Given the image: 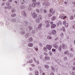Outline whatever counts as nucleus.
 I'll return each instance as SVG.
<instances>
[{"instance_id": "obj_44", "label": "nucleus", "mask_w": 75, "mask_h": 75, "mask_svg": "<svg viewBox=\"0 0 75 75\" xmlns=\"http://www.w3.org/2000/svg\"><path fill=\"white\" fill-rule=\"evenodd\" d=\"M32 33L34 34H35V30H33L32 31Z\"/></svg>"}, {"instance_id": "obj_16", "label": "nucleus", "mask_w": 75, "mask_h": 75, "mask_svg": "<svg viewBox=\"0 0 75 75\" xmlns=\"http://www.w3.org/2000/svg\"><path fill=\"white\" fill-rule=\"evenodd\" d=\"M30 36V34L29 33H27L25 35V38H28Z\"/></svg>"}, {"instance_id": "obj_27", "label": "nucleus", "mask_w": 75, "mask_h": 75, "mask_svg": "<svg viewBox=\"0 0 75 75\" xmlns=\"http://www.w3.org/2000/svg\"><path fill=\"white\" fill-rule=\"evenodd\" d=\"M45 22L46 23V24H49V23H50V21L45 20Z\"/></svg>"}, {"instance_id": "obj_46", "label": "nucleus", "mask_w": 75, "mask_h": 75, "mask_svg": "<svg viewBox=\"0 0 75 75\" xmlns=\"http://www.w3.org/2000/svg\"><path fill=\"white\" fill-rule=\"evenodd\" d=\"M28 9L29 10H32V8H31V7L30 6H29V7H28Z\"/></svg>"}, {"instance_id": "obj_35", "label": "nucleus", "mask_w": 75, "mask_h": 75, "mask_svg": "<svg viewBox=\"0 0 75 75\" xmlns=\"http://www.w3.org/2000/svg\"><path fill=\"white\" fill-rule=\"evenodd\" d=\"M33 38H30L29 39V42H32V41H33Z\"/></svg>"}, {"instance_id": "obj_23", "label": "nucleus", "mask_w": 75, "mask_h": 75, "mask_svg": "<svg viewBox=\"0 0 75 75\" xmlns=\"http://www.w3.org/2000/svg\"><path fill=\"white\" fill-rule=\"evenodd\" d=\"M16 14L15 13L12 14L11 15V17H16Z\"/></svg>"}, {"instance_id": "obj_55", "label": "nucleus", "mask_w": 75, "mask_h": 75, "mask_svg": "<svg viewBox=\"0 0 75 75\" xmlns=\"http://www.w3.org/2000/svg\"><path fill=\"white\" fill-rule=\"evenodd\" d=\"M73 71H75V67H73Z\"/></svg>"}, {"instance_id": "obj_5", "label": "nucleus", "mask_w": 75, "mask_h": 75, "mask_svg": "<svg viewBox=\"0 0 75 75\" xmlns=\"http://www.w3.org/2000/svg\"><path fill=\"white\" fill-rule=\"evenodd\" d=\"M47 48L49 50H51V49L52 48V46L51 45H47L46 46Z\"/></svg>"}, {"instance_id": "obj_54", "label": "nucleus", "mask_w": 75, "mask_h": 75, "mask_svg": "<svg viewBox=\"0 0 75 75\" xmlns=\"http://www.w3.org/2000/svg\"><path fill=\"white\" fill-rule=\"evenodd\" d=\"M50 75H54V74L53 73V72H51L50 74Z\"/></svg>"}, {"instance_id": "obj_7", "label": "nucleus", "mask_w": 75, "mask_h": 75, "mask_svg": "<svg viewBox=\"0 0 75 75\" xmlns=\"http://www.w3.org/2000/svg\"><path fill=\"white\" fill-rule=\"evenodd\" d=\"M4 8L6 10L7 9V8H8V9H11V6L10 5L7 6V7L5 6L4 7Z\"/></svg>"}, {"instance_id": "obj_50", "label": "nucleus", "mask_w": 75, "mask_h": 75, "mask_svg": "<svg viewBox=\"0 0 75 75\" xmlns=\"http://www.w3.org/2000/svg\"><path fill=\"white\" fill-rule=\"evenodd\" d=\"M55 50H56V49H53L52 50V52H55Z\"/></svg>"}, {"instance_id": "obj_32", "label": "nucleus", "mask_w": 75, "mask_h": 75, "mask_svg": "<svg viewBox=\"0 0 75 75\" xmlns=\"http://www.w3.org/2000/svg\"><path fill=\"white\" fill-rule=\"evenodd\" d=\"M28 28L29 29V30H31L33 29V28H32L31 26H29L28 27Z\"/></svg>"}, {"instance_id": "obj_42", "label": "nucleus", "mask_w": 75, "mask_h": 75, "mask_svg": "<svg viewBox=\"0 0 75 75\" xmlns=\"http://www.w3.org/2000/svg\"><path fill=\"white\" fill-rule=\"evenodd\" d=\"M67 57H65L64 58V61H67Z\"/></svg>"}, {"instance_id": "obj_47", "label": "nucleus", "mask_w": 75, "mask_h": 75, "mask_svg": "<svg viewBox=\"0 0 75 75\" xmlns=\"http://www.w3.org/2000/svg\"><path fill=\"white\" fill-rule=\"evenodd\" d=\"M43 49L45 51H47V49L46 47H44Z\"/></svg>"}, {"instance_id": "obj_48", "label": "nucleus", "mask_w": 75, "mask_h": 75, "mask_svg": "<svg viewBox=\"0 0 75 75\" xmlns=\"http://www.w3.org/2000/svg\"><path fill=\"white\" fill-rule=\"evenodd\" d=\"M50 26V25L49 24H47L46 25V27H49V26Z\"/></svg>"}, {"instance_id": "obj_49", "label": "nucleus", "mask_w": 75, "mask_h": 75, "mask_svg": "<svg viewBox=\"0 0 75 75\" xmlns=\"http://www.w3.org/2000/svg\"><path fill=\"white\" fill-rule=\"evenodd\" d=\"M52 16V14H48V17H51Z\"/></svg>"}, {"instance_id": "obj_4", "label": "nucleus", "mask_w": 75, "mask_h": 75, "mask_svg": "<svg viewBox=\"0 0 75 75\" xmlns=\"http://www.w3.org/2000/svg\"><path fill=\"white\" fill-rule=\"evenodd\" d=\"M62 47L63 49H64V50H65V49L67 48V45L65 44H63L62 45Z\"/></svg>"}, {"instance_id": "obj_63", "label": "nucleus", "mask_w": 75, "mask_h": 75, "mask_svg": "<svg viewBox=\"0 0 75 75\" xmlns=\"http://www.w3.org/2000/svg\"><path fill=\"white\" fill-rule=\"evenodd\" d=\"M8 1L10 2H12L13 1V0H8Z\"/></svg>"}, {"instance_id": "obj_31", "label": "nucleus", "mask_w": 75, "mask_h": 75, "mask_svg": "<svg viewBox=\"0 0 75 75\" xmlns=\"http://www.w3.org/2000/svg\"><path fill=\"white\" fill-rule=\"evenodd\" d=\"M21 34H22V35H23V34H25V31H21Z\"/></svg>"}, {"instance_id": "obj_22", "label": "nucleus", "mask_w": 75, "mask_h": 75, "mask_svg": "<svg viewBox=\"0 0 75 75\" xmlns=\"http://www.w3.org/2000/svg\"><path fill=\"white\" fill-rule=\"evenodd\" d=\"M36 21L37 23H40V20L39 18H37L36 19Z\"/></svg>"}, {"instance_id": "obj_21", "label": "nucleus", "mask_w": 75, "mask_h": 75, "mask_svg": "<svg viewBox=\"0 0 75 75\" xmlns=\"http://www.w3.org/2000/svg\"><path fill=\"white\" fill-rule=\"evenodd\" d=\"M68 52H69V51L68 50H66L64 52V54L65 55H67V54Z\"/></svg>"}, {"instance_id": "obj_33", "label": "nucleus", "mask_w": 75, "mask_h": 75, "mask_svg": "<svg viewBox=\"0 0 75 75\" xmlns=\"http://www.w3.org/2000/svg\"><path fill=\"white\" fill-rule=\"evenodd\" d=\"M41 26H42V24H40L38 26V28H41Z\"/></svg>"}, {"instance_id": "obj_20", "label": "nucleus", "mask_w": 75, "mask_h": 75, "mask_svg": "<svg viewBox=\"0 0 75 75\" xmlns=\"http://www.w3.org/2000/svg\"><path fill=\"white\" fill-rule=\"evenodd\" d=\"M61 30L63 31L64 32H66V30H65V28L64 27H62V28H61Z\"/></svg>"}, {"instance_id": "obj_8", "label": "nucleus", "mask_w": 75, "mask_h": 75, "mask_svg": "<svg viewBox=\"0 0 75 75\" xmlns=\"http://www.w3.org/2000/svg\"><path fill=\"white\" fill-rule=\"evenodd\" d=\"M50 57H49L48 56H45V61H46L47 60H50Z\"/></svg>"}, {"instance_id": "obj_59", "label": "nucleus", "mask_w": 75, "mask_h": 75, "mask_svg": "<svg viewBox=\"0 0 75 75\" xmlns=\"http://www.w3.org/2000/svg\"><path fill=\"white\" fill-rule=\"evenodd\" d=\"M52 13V14H54V13H55V11H53Z\"/></svg>"}, {"instance_id": "obj_3", "label": "nucleus", "mask_w": 75, "mask_h": 75, "mask_svg": "<svg viewBox=\"0 0 75 75\" xmlns=\"http://www.w3.org/2000/svg\"><path fill=\"white\" fill-rule=\"evenodd\" d=\"M32 16L33 18H36L37 17V14L35 12H33L32 14Z\"/></svg>"}, {"instance_id": "obj_28", "label": "nucleus", "mask_w": 75, "mask_h": 75, "mask_svg": "<svg viewBox=\"0 0 75 75\" xmlns=\"http://www.w3.org/2000/svg\"><path fill=\"white\" fill-rule=\"evenodd\" d=\"M22 13H23V16H25V17H26V16H27V15H26V13H25V12L23 11Z\"/></svg>"}, {"instance_id": "obj_9", "label": "nucleus", "mask_w": 75, "mask_h": 75, "mask_svg": "<svg viewBox=\"0 0 75 75\" xmlns=\"http://www.w3.org/2000/svg\"><path fill=\"white\" fill-rule=\"evenodd\" d=\"M60 18L61 19H65V18H67V17L66 16H64V15H61L60 16Z\"/></svg>"}, {"instance_id": "obj_6", "label": "nucleus", "mask_w": 75, "mask_h": 75, "mask_svg": "<svg viewBox=\"0 0 75 75\" xmlns=\"http://www.w3.org/2000/svg\"><path fill=\"white\" fill-rule=\"evenodd\" d=\"M51 69L52 72H55V69L53 66H51Z\"/></svg>"}, {"instance_id": "obj_2", "label": "nucleus", "mask_w": 75, "mask_h": 75, "mask_svg": "<svg viewBox=\"0 0 75 75\" xmlns=\"http://www.w3.org/2000/svg\"><path fill=\"white\" fill-rule=\"evenodd\" d=\"M56 30H52L51 32H49V34H52V35H55V34H56Z\"/></svg>"}, {"instance_id": "obj_18", "label": "nucleus", "mask_w": 75, "mask_h": 75, "mask_svg": "<svg viewBox=\"0 0 75 75\" xmlns=\"http://www.w3.org/2000/svg\"><path fill=\"white\" fill-rule=\"evenodd\" d=\"M68 55H69V57H72L74 56V54H73L70 53Z\"/></svg>"}, {"instance_id": "obj_14", "label": "nucleus", "mask_w": 75, "mask_h": 75, "mask_svg": "<svg viewBox=\"0 0 75 75\" xmlns=\"http://www.w3.org/2000/svg\"><path fill=\"white\" fill-rule=\"evenodd\" d=\"M28 46L29 47H32L33 46V44L32 43H29L28 44Z\"/></svg>"}, {"instance_id": "obj_1", "label": "nucleus", "mask_w": 75, "mask_h": 75, "mask_svg": "<svg viewBox=\"0 0 75 75\" xmlns=\"http://www.w3.org/2000/svg\"><path fill=\"white\" fill-rule=\"evenodd\" d=\"M42 4L43 5H45V6H49L50 4L48 2H45V1H43L42 2Z\"/></svg>"}, {"instance_id": "obj_15", "label": "nucleus", "mask_w": 75, "mask_h": 75, "mask_svg": "<svg viewBox=\"0 0 75 75\" xmlns=\"http://www.w3.org/2000/svg\"><path fill=\"white\" fill-rule=\"evenodd\" d=\"M58 50L60 52H61L62 50V46L61 45H60Z\"/></svg>"}, {"instance_id": "obj_17", "label": "nucleus", "mask_w": 75, "mask_h": 75, "mask_svg": "<svg viewBox=\"0 0 75 75\" xmlns=\"http://www.w3.org/2000/svg\"><path fill=\"white\" fill-rule=\"evenodd\" d=\"M35 5H36V4L34 2H33L32 5V6L33 7H35Z\"/></svg>"}, {"instance_id": "obj_30", "label": "nucleus", "mask_w": 75, "mask_h": 75, "mask_svg": "<svg viewBox=\"0 0 75 75\" xmlns=\"http://www.w3.org/2000/svg\"><path fill=\"white\" fill-rule=\"evenodd\" d=\"M69 25L68 24V23H66L65 25V27H68Z\"/></svg>"}, {"instance_id": "obj_24", "label": "nucleus", "mask_w": 75, "mask_h": 75, "mask_svg": "<svg viewBox=\"0 0 75 75\" xmlns=\"http://www.w3.org/2000/svg\"><path fill=\"white\" fill-rule=\"evenodd\" d=\"M35 75H38V70H36L35 71Z\"/></svg>"}, {"instance_id": "obj_29", "label": "nucleus", "mask_w": 75, "mask_h": 75, "mask_svg": "<svg viewBox=\"0 0 75 75\" xmlns=\"http://www.w3.org/2000/svg\"><path fill=\"white\" fill-rule=\"evenodd\" d=\"M64 33L62 32L60 34V36L61 37H63V36H64Z\"/></svg>"}, {"instance_id": "obj_64", "label": "nucleus", "mask_w": 75, "mask_h": 75, "mask_svg": "<svg viewBox=\"0 0 75 75\" xmlns=\"http://www.w3.org/2000/svg\"><path fill=\"white\" fill-rule=\"evenodd\" d=\"M42 75H45V74L44 73H42Z\"/></svg>"}, {"instance_id": "obj_51", "label": "nucleus", "mask_w": 75, "mask_h": 75, "mask_svg": "<svg viewBox=\"0 0 75 75\" xmlns=\"http://www.w3.org/2000/svg\"><path fill=\"white\" fill-rule=\"evenodd\" d=\"M36 62L38 64H40V62H39V61H38V60H37Z\"/></svg>"}, {"instance_id": "obj_39", "label": "nucleus", "mask_w": 75, "mask_h": 75, "mask_svg": "<svg viewBox=\"0 0 75 75\" xmlns=\"http://www.w3.org/2000/svg\"><path fill=\"white\" fill-rule=\"evenodd\" d=\"M21 8L22 9H23V8H25V6H21Z\"/></svg>"}, {"instance_id": "obj_19", "label": "nucleus", "mask_w": 75, "mask_h": 75, "mask_svg": "<svg viewBox=\"0 0 75 75\" xmlns=\"http://www.w3.org/2000/svg\"><path fill=\"white\" fill-rule=\"evenodd\" d=\"M53 46L55 48H58V47L57 45H56V44H54L53 45Z\"/></svg>"}, {"instance_id": "obj_10", "label": "nucleus", "mask_w": 75, "mask_h": 75, "mask_svg": "<svg viewBox=\"0 0 75 75\" xmlns=\"http://www.w3.org/2000/svg\"><path fill=\"white\" fill-rule=\"evenodd\" d=\"M56 27V25L55 24H53L51 26V28L53 29Z\"/></svg>"}, {"instance_id": "obj_56", "label": "nucleus", "mask_w": 75, "mask_h": 75, "mask_svg": "<svg viewBox=\"0 0 75 75\" xmlns=\"http://www.w3.org/2000/svg\"><path fill=\"white\" fill-rule=\"evenodd\" d=\"M44 11L45 13H47V11L46 10H44Z\"/></svg>"}, {"instance_id": "obj_53", "label": "nucleus", "mask_w": 75, "mask_h": 75, "mask_svg": "<svg viewBox=\"0 0 75 75\" xmlns=\"http://www.w3.org/2000/svg\"><path fill=\"white\" fill-rule=\"evenodd\" d=\"M70 50L71 51H72V52H73L74 51V49H73V48H71L70 49Z\"/></svg>"}, {"instance_id": "obj_12", "label": "nucleus", "mask_w": 75, "mask_h": 75, "mask_svg": "<svg viewBox=\"0 0 75 75\" xmlns=\"http://www.w3.org/2000/svg\"><path fill=\"white\" fill-rule=\"evenodd\" d=\"M38 18L40 20V21H41V20H42V17L41 15H39L38 16Z\"/></svg>"}, {"instance_id": "obj_62", "label": "nucleus", "mask_w": 75, "mask_h": 75, "mask_svg": "<svg viewBox=\"0 0 75 75\" xmlns=\"http://www.w3.org/2000/svg\"><path fill=\"white\" fill-rule=\"evenodd\" d=\"M53 23H54V22H50V24H51V25H52V24Z\"/></svg>"}, {"instance_id": "obj_45", "label": "nucleus", "mask_w": 75, "mask_h": 75, "mask_svg": "<svg viewBox=\"0 0 75 75\" xmlns=\"http://www.w3.org/2000/svg\"><path fill=\"white\" fill-rule=\"evenodd\" d=\"M49 54L51 56H52V53L50 51L49 52Z\"/></svg>"}, {"instance_id": "obj_52", "label": "nucleus", "mask_w": 75, "mask_h": 75, "mask_svg": "<svg viewBox=\"0 0 75 75\" xmlns=\"http://www.w3.org/2000/svg\"><path fill=\"white\" fill-rule=\"evenodd\" d=\"M63 24H66V21H64L63 22Z\"/></svg>"}, {"instance_id": "obj_26", "label": "nucleus", "mask_w": 75, "mask_h": 75, "mask_svg": "<svg viewBox=\"0 0 75 75\" xmlns=\"http://www.w3.org/2000/svg\"><path fill=\"white\" fill-rule=\"evenodd\" d=\"M74 18V16H73L71 15L70 17V20H73Z\"/></svg>"}, {"instance_id": "obj_36", "label": "nucleus", "mask_w": 75, "mask_h": 75, "mask_svg": "<svg viewBox=\"0 0 75 75\" xmlns=\"http://www.w3.org/2000/svg\"><path fill=\"white\" fill-rule=\"evenodd\" d=\"M6 6H10V2H7L6 3Z\"/></svg>"}, {"instance_id": "obj_37", "label": "nucleus", "mask_w": 75, "mask_h": 75, "mask_svg": "<svg viewBox=\"0 0 75 75\" xmlns=\"http://www.w3.org/2000/svg\"><path fill=\"white\" fill-rule=\"evenodd\" d=\"M36 11L37 13H39L40 12V10H39L38 9H37Z\"/></svg>"}, {"instance_id": "obj_58", "label": "nucleus", "mask_w": 75, "mask_h": 75, "mask_svg": "<svg viewBox=\"0 0 75 75\" xmlns=\"http://www.w3.org/2000/svg\"><path fill=\"white\" fill-rule=\"evenodd\" d=\"M33 3H35V2H36V0H33Z\"/></svg>"}, {"instance_id": "obj_34", "label": "nucleus", "mask_w": 75, "mask_h": 75, "mask_svg": "<svg viewBox=\"0 0 75 75\" xmlns=\"http://www.w3.org/2000/svg\"><path fill=\"white\" fill-rule=\"evenodd\" d=\"M52 11H53V9L51 8L50 10V13H52Z\"/></svg>"}, {"instance_id": "obj_25", "label": "nucleus", "mask_w": 75, "mask_h": 75, "mask_svg": "<svg viewBox=\"0 0 75 75\" xmlns=\"http://www.w3.org/2000/svg\"><path fill=\"white\" fill-rule=\"evenodd\" d=\"M45 67L47 69H48V68H49V66L47 64H46L45 65Z\"/></svg>"}, {"instance_id": "obj_60", "label": "nucleus", "mask_w": 75, "mask_h": 75, "mask_svg": "<svg viewBox=\"0 0 75 75\" xmlns=\"http://www.w3.org/2000/svg\"><path fill=\"white\" fill-rule=\"evenodd\" d=\"M72 75H75V74H74V72H72L71 73Z\"/></svg>"}, {"instance_id": "obj_43", "label": "nucleus", "mask_w": 75, "mask_h": 75, "mask_svg": "<svg viewBox=\"0 0 75 75\" xmlns=\"http://www.w3.org/2000/svg\"><path fill=\"white\" fill-rule=\"evenodd\" d=\"M58 24H60V25H61L62 23V22H61V21H58Z\"/></svg>"}, {"instance_id": "obj_38", "label": "nucleus", "mask_w": 75, "mask_h": 75, "mask_svg": "<svg viewBox=\"0 0 75 75\" xmlns=\"http://www.w3.org/2000/svg\"><path fill=\"white\" fill-rule=\"evenodd\" d=\"M34 50H36V51H38V48L34 47Z\"/></svg>"}, {"instance_id": "obj_40", "label": "nucleus", "mask_w": 75, "mask_h": 75, "mask_svg": "<svg viewBox=\"0 0 75 75\" xmlns=\"http://www.w3.org/2000/svg\"><path fill=\"white\" fill-rule=\"evenodd\" d=\"M40 4V3L39 2H38L36 3V5H37V6H38Z\"/></svg>"}, {"instance_id": "obj_11", "label": "nucleus", "mask_w": 75, "mask_h": 75, "mask_svg": "<svg viewBox=\"0 0 75 75\" xmlns=\"http://www.w3.org/2000/svg\"><path fill=\"white\" fill-rule=\"evenodd\" d=\"M11 22H12L13 23H15V22H16V19H12L11 20Z\"/></svg>"}, {"instance_id": "obj_57", "label": "nucleus", "mask_w": 75, "mask_h": 75, "mask_svg": "<svg viewBox=\"0 0 75 75\" xmlns=\"http://www.w3.org/2000/svg\"><path fill=\"white\" fill-rule=\"evenodd\" d=\"M25 3V2L24 1V0H23L22 1V3H21V4H24V3Z\"/></svg>"}, {"instance_id": "obj_41", "label": "nucleus", "mask_w": 75, "mask_h": 75, "mask_svg": "<svg viewBox=\"0 0 75 75\" xmlns=\"http://www.w3.org/2000/svg\"><path fill=\"white\" fill-rule=\"evenodd\" d=\"M33 62V60H30L29 61H28V63H32V62Z\"/></svg>"}, {"instance_id": "obj_13", "label": "nucleus", "mask_w": 75, "mask_h": 75, "mask_svg": "<svg viewBox=\"0 0 75 75\" xmlns=\"http://www.w3.org/2000/svg\"><path fill=\"white\" fill-rule=\"evenodd\" d=\"M55 19H56V17L55 16H52L51 18L52 21H54Z\"/></svg>"}, {"instance_id": "obj_61", "label": "nucleus", "mask_w": 75, "mask_h": 75, "mask_svg": "<svg viewBox=\"0 0 75 75\" xmlns=\"http://www.w3.org/2000/svg\"><path fill=\"white\" fill-rule=\"evenodd\" d=\"M74 25L75 26H74V25L73 26L72 28H74V29H75V24Z\"/></svg>"}]
</instances>
